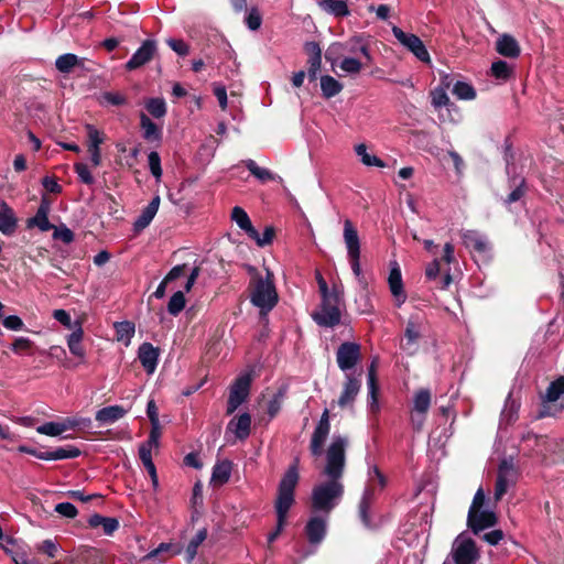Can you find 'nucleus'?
<instances>
[{"label":"nucleus","instance_id":"nucleus-61","mask_svg":"<svg viewBox=\"0 0 564 564\" xmlns=\"http://www.w3.org/2000/svg\"><path fill=\"white\" fill-rule=\"evenodd\" d=\"M273 236H274V230L272 227H265L264 231L262 235H260L258 231H257V237L256 238H252L258 246L260 247H264L269 243H271L272 239H273Z\"/></svg>","mask_w":564,"mask_h":564},{"label":"nucleus","instance_id":"nucleus-45","mask_svg":"<svg viewBox=\"0 0 564 564\" xmlns=\"http://www.w3.org/2000/svg\"><path fill=\"white\" fill-rule=\"evenodd\" d=\"M335 66H338L344 73L348 75H357L362 69L361 62L355 57H344L339 62L336 59Z\"/></svg>","mask_w":564,"mask_h":564},{"label":"nucleus","instance_id":"nucleus-4","mask_svg":"<svg viewBox=\"0 0 564 564\" xmlns=\"http://www.w3.org/2000/svg\"><path fill=\"white\" fill-rule=\"evenodd\" d=\"M299 481V471L295 465L289 467L284 476L282 477L279 488L278 496L275 499L274 508L276 518H280V522L286 521L289 510L294 503V490Z\"/></svg>","mask_w":564,"mask_h":564},{"label":"nucleus","instance_id":"nucleus-18","mask_svg":"<svg viewBox=\"0 0 564 564\" xmlns=\"http://www.w3.org/2000/svg\"><path fill=\"white\" fill-rule=\"evenodd\" d=\"M156 52V43L153 40H147L135 51L132 57L127 62L126 68L128 70L137 69L152 59Z\"/></svg>","mask_w":564,"mask_h":564},{"label":"nucleus","instance_id":"nucleus-34","mask_svg":"<svg viewBox=\"0 0 564 564\" xmlns=\"http://www.w3.org/2000/svg\"><path fill=\"white\" fill-rule=\"evenodd\" d=\"M80 455V451L72 445L66 447H58L54 451H47V454L42 455L43 460H61L68 458H76Z\"/></svg>","mask_w":564,"mask_h":564},{"label":"nucleus","instance_id":"nucleus-12","mask_svg":"<svg viewBox=\"0 0 564 564\" xmlns=\"http://www.w3.org/2000/svg\"><path fill=\"white\" fill-rule=\"evenodd\" d=\"M517 471L512 459H502L499 468L495 488V499L500 500L507 490L516 482Z\"/></svg>","mask_w":564,"mask_h":564},{"label":"nucleus","instance_id":"nucleus-28","mask_svg":"<svg viewBox=\"0 0 564 564\" xmlns=\"http://www.w3.org/2000/svg\"><path fill=\"white\" fill-rule=\"evenodd\" d=\"M140 127L144 140L155 143L161 142L162 130L143 112L140 113Z\"/></svg>","mask_w":564,"mask_h":564},{"label":"nucleus","instance_id":"nucleus-11","mask_svg":"<svg viewBox=\"0 0 564 564\" xmlns=\"http://www.w3.org/2000/svg\"><path fill=\"white\" fill-rule=\"evenodd\" d=\"M251 384L250 375H241L236 379L234 384L230 388L228 404H227V413H234L239 405H241L249 395Z\"/></svg>","mask_w":564,"mask_h":564},{"label":"nucleus","instance_id":"nucleus-59","mask_svg":"<svg viewBox=\"0 0 564 564\" xmlns=\"http://www.w3.org/2000/svg\"><path fill=\"white\" fill-rule=\"evenodd\" d=\"M167 45L178 55L185 56L189 52L188 45L183 40L169 39Z\"/></svg>","mask_w":564,"mask_h":564},{"label":"nucleus","instance_id":"nucleus-19","mask_svg":"<svg viewBox=\"0 0 564 564\" xmlns=\"http://www.w3.org/2000/svg\"><path fill=\"white\" fill-rule=\"evenodd\" d=\"M468 527L475 532L490 528L496 523V516L491 511L478 509L477 511H468Z\"/></svg>","mask_w":564,"mask_h":564},{"label":"nucleus","instance_id":"nucleus-42","mask_svg":"<svg viewBox=\"0 0 564 564\" xmlns=\"http://www.w3.org/2000/svg\"><path fill=\"white\" fill-rule=\"evenodd\" d=\"M356 154L360 158V161L366 166H377V167H383L384 163L381 159H379L376 155H372L368 153L367 147L364 143L357 144L355 147Z\"/></svg>","mask_w":564,"mask_h":564},{"label":"nucleus","instance_id":"nucleus-9","mask_svg":"<svg viewBox=\"0 0 564 564\" xmlns=\"http://www.w3.org/2000/svg\"><path fill=\"white\" fill-rule=\"evenodd\" d=\"M455 564H475L479 554L473 539L465 534H459L452 547Z\"/></svg>","mask_w":564,"mask_h":564},{"label":"nucleus","instance_id":"nucleus-56","mask_svg":"<svg viewBox=\"0 0 564 564\" xmlns=\"http://www.w3.org/2000/svg\"><path fill=\"white\" fill-rule=\"evenodd\" d=\"M75 172L77 173L79 180L87 184V185H90L94 183V176L91 175L88 166L84 163H77L75 165Z\"/></svg>","mask_w":564,"mask_h":564},{"label":"nucleus","instance_id":"nucleus-63","mask_svg":"<svg viewBox=\"0 0 564 564\" xmlns=\"http://www.w3.org/2000/svg\"><path fill=\"white\" fill-rule=\"evenodd\" d=\"M147 414L151 425L160 424L159 410L154 400H150L147 405Z\"/></svg>","mask_w":564,"mask_h":564},{"label":"nucleus","instance_id":"nucleus-39","mask_svg":"<svg viewBox=\"0 0 564 564\" xmlns=\"http://www.w3.org/2000/svg\"><path fill=\"white\" fill-rule=\"evenodd\" d=\"M82 339H83V329L80 326H78L67 338V345L69 351L79 358H84L85 350L82 346Z\"/></svg>","mask_w":564,"mask_h":564},{"label":"nucleus","instance_id":"nucleus-23","mask_svg":"<svg viewBox=\"0 0 564 564\" xmlns=\"http://www.w3.org/2000/svg\"><path fill=\"white\" fill-rule=\"evenodd\" d=\"M496 51L509 58L518 57L521 52L518 41L510 34H502L497 39Z\"/></svg>","mask_w":564,"mask_h":564},{"label":"nucleus","instance_id":"nucleus-41","mask_svg":"<svg viewBox=\"0 0 564 564\" xmlns=\"http://www.w3.org/2000/svg\"><path fill=\"white\" fill-rule=\"evenodd\" d=\"M490 74L496 79L506 82L512 76L513 69L507 62L499 59L491 64Z\"/></svg>","mask_w":564,"mask_h":564},{"label":"nucleus","instance_id":"nucleus-64","mask_svg":"<svg viewBox=\"0 0 564 564\" xmlns=\"http://www.w3.org/2000/svg\"><path fill=\"white\" fill-rule=\"evenodd\" d=\"M42 185L50 193H61L62 186L57 183L54 177L45 176L42 181Z\"/></svg>","mask_w":564,"mask_h":564},{"label":"nucleus","instance_id":"nucleus-48","mask_svg":"<svg viewBox=\"0 0 564 564\" xmlns=\"http://www.w3.org/2000/svg\"><path fill=\"white\" fill-rule=\"evenodd\" d=\"M207 531L205 529L199 530L195 536L189 541L186 547V556L189 561H192L196 554L199 545L206 540Z\"/></svg>","mask_w":564,"mask_h":564},{"label":"nucleus","instance_id":"nucleus-14","mask_svg":"<svg viewBox=\"0 0 564 564\" xmlns=\"http://www.w3.org/2000/svg\"><path fill=\"white\" fill-rule=\"evenodd\" d=\"M361 388V372L358 375L346 373L343 383V391L338 398L337 404L344 409L351 406Z\"/></svg>","mask_w":564,"mask_h":564},{"label":"nucleus","instance_id":"nucleus-20","mask_svg":"<svg viewBox=\"0 0 564 564\" xmlns=\"http://www.w3.org/2000/svg\"><path fill=\"white\" fill-rule=\"evenodd\" d=\"M86 131L88 135L90 161L94 166H99L101 164L100 144L104 142L102 133L91 124L86 126Z\"/></svg>","mask_w":564,"mask_h":564},{"label":"nucleus","instance_id":"nucleus-50","mask_svg":"<svg viewBox=\"0 0 564 564\" xmlns=\"http://www.w3.org/2000/svg\"><path fill=\"white\" fill-rule=\"evenodd\" d=\"M100 104L101 105H112V106H123L127 104V98L124 95L118 91H104L100 95Z\"/></svg>","mask_w":564,"mask_h":564},{"label":"nucleus","instance_id":"nucleus-47","mask_svg":"<svg viewBox=\"0 0 564 564\" xmlns=\"http://www.w3.org/2000/svg\"><path fill=\"white\" fill-rule=\"evenodd\" d=\"M564 394V377L552 381L546 389L545 399L550 402L557 401Z\"/></svg>","mask_w":564,"mask_h":564},{"label":"nucleus","instance_id":"nucleus-33","mask_svg":"<svg viewBox=\"0 0 564 564\" xmlns=\"http://www.w3.org/2000/svg\"><path fill=\"white\" fill-rule=\"evenodd\" d=\"M88 523L91 528L101 527L107 535H111L119 528V522L116 518H107L97 513L89 518Z\"/></svg>","mask_w":564,"mask_h":564},{"label":"nucleus","instance_id":"nucleus-36","mask_svg":"<svg viewBox=\"0 0 564 564\" xmlns=\"http://www.w3.org/2000/svg\"><path fill=\"white\" fill-rule=\"evenodd\" d=\"M231 463L229 460H223L217 463L213 468L212 481L218 485L226 484L231 475Z\"/></svg>","mask_w":564,"mask_h":564},{"label":"nucleus","instance_id":"nucleus-3","mask_svg":"<svg viewBox=\"0 0 564 564\" xmlns=\"http://www.w3.org/2000/svg\"><path fill=\"white\" fill-rule=\"evenodd\" d=\"M386 486V478L380 473L377 466H369L368 468V478L367 485L362 492L359 506L358 513L361 522L366 527H370L371 518H370V508L376 500L377 494L383 489Z\"/></svg>","mask_w":564,"mask_h":564},{"label":"nucleus","instance_id":"nucleus-53","mask_svg":"<svg viewBox=\"0 0 564 564\" xmlns=\"http://www.w3.org/2000/svg\"><path fill=\"white\" fill-rule=\"evenodd\" d=\"M262 18L257 8H251L246 17V24L251 31L260 29Z\"/></svg>","mask_w":564,"mask_h":564},{"label":"nucleus","instance_id":"nucleus-51","mask_svg":"<svg viewBox=\"0 0 564 564\" xmlns=\"http://www.w3.org/2000/svg\"><path fill=\"white\" fill-rule=\"evenodd\" d=\"M149 169L156 181L162 177L161 158L158 152L152 151L148 155Z\"/></svg>","mask_w":564,"mask_h":564},{"label":"nucleus","instance_id":"nucleus-2","mask_svg":"<svg viewBox=\"0 0 564 564\" xmlns=\"http://www.w3.org/2000/svg\"><path fill=\"white\" fill-rule=\"evenodd\" d=\"M278 292L273 282V274L267 271L265 276L256 275L250 283V301L260 310L262 315L268 314L278 303Z\"/></svg>","mask_w":564,"mask_h":564},{"label":"nucleus","instance_id":"nucleus-60","mask_svg":"<svg viewBox=\"0 0 564 564\" xmlns=\"http://www.w3.org/2000/svg\"><path fill=\"white\" fill-rule=\"evenodd\" d=\"M160 437H161V425L160 424L151 425L149 438L143 444L149 445L154 448H158L160 445Z\"/></svg>","mask_w":564,"mask_h":564},{"label":"nucleus","instance_id":"nucleus-27","mask_svg":"<svg viewBox=\"0 0 564 564\" xmlns=\"http://www.w3.org/2000/svg\"><path fill=\"white\" fill-rule=\"evenodd\" d=\"M127 410L121 405H110L100 409L96 413V421L102 425L112 424L127 414Z\"/></svg>","mask_w":564,"mask_h":564},{"label":"nucleus","instance_id":"nucleus-58","mask_svg":"<svg viewBox=\"0 0 564 564\" xmlns=\"http://www.w3.org/2000/svg\"><path fill=\"white\" fill-rule=\"evenodd\" d=\"M32 348V341L26 337H18L12 344V350L15 354L29 352Z\"/></svg>","mask_w":564,"mask_h":564},{"label":"nucleus","instance_id":"nucleus-7","mask_svg":"<svg viewBox=\"0 0 564 564\" xmlns=\"http://www.w3.org/2000/svg\"><path fill=\"white\" fill-rule=\"evenodd\" d=\"M339 295L333 294L330 297L322 299L321 308L312 317L324 327H334L340 322Z\"/></svg>","mask_w":564,"mask_h":564},{"label":"nucleus","instance_id":"nucleus-8","mask_svg":"<svg viewBox=\"0 0 564 564\" xmlns=\"http://www.w3.org/2000/svg\"><path fill=\"white\" fill-rule=\"evenodd\" d=\"M394 37L411 52L420 62L431 64V56L423 41L413 33H405L399 26H392Z\"/></svg>","mask_w":564,"mask_h":564},{"label":"nucleus","instance_id":"nucleus-15","mask_svg":"<svg viewBox=\"0 0 564 564\" xmlns=\"http://www.w3.org/2000/svg\"><path fill=\"white\" fill-rule=\"evenodd\" d=\"M329 412L327 409H325L311 438L310 449L313 456L322 455L323 446L329 434Z\"/></svg>","mask_w":564,"mask_h":564},{"label":"nucleus","instance_id":"nucleus-44","mask_svg":"<svg viewBox=\"0 0 564 564\" xmlns=\"http://www.w3.org/2000/svg\"><path fill=\"white\" fill-rule=\"evenodd\" d=\"M431 405V392L427 389H421L414 394L413 411L426 413Z\"/></svg>","mask_w":564,"mask_h":564},{"label":"nucleus","instance_id":"nucleus-57","mask_svg":"<svg viewBox=\"0 0 564 564\" xmlns=\"http://www.w3.org/2000/svg\"><path fill=\"white\" fill-rule=\"evenodd\" d=\"M55 511L66 518H75L77 516V509L70 502L57 503L55 506Z\"/></svg>","mask_w":564,"mask_h":564},{"label":"nucleus","instance_id":"nucleus-17","mask_svg":"<svg viewBox=\"0 0 564 564\" xmlns=\"http://www.w3.org/2000/svg\"><path fill=\"white\" fill-rule=\"evenodd\" d=\"M388 284L395 305L400 307L406 301L408 296L404 291L400 267L395 261L391 262Z\"/></svg>","mask_w":564,"mask_h":564},{"label":"nucleus","instance_id":"nucleus-26","mask_svg":"<svg viewBox=\"0 0 564 564\" xmlns=\"http://www.w3.org/2000/svg\"><path fill=\"white\" fill-rule=\"evenodd\" d=\"M317 4L324 12L335 18H344L350 14L346 0H318Z\"/></svg>","mask_w":564,"mask_h":564},{"label":"nucleus","instance_id":"nucleus-25","mask_svg":"<svg viewBox=\"0 0 564 564\" xmlns=\"http://www.w3.org/2000/svg\"><path fill=\"white\" fill-rule=\"evenodd\" d=\"M462 239L467 248L484 253L489 250V241L486 236L476 230H464Z\"/></svg>","mask_w":564,"mask_h":564},{"label":"nucleus","instance_id":"nucleus-22","mask_svg":"<svg viewBox=\"0 0 564 564\" xmlns=\"http://www.w3.org/2000/svg\"><path fill=\"white\" fill-rule=\"evenodd\" d=\"M17 227L18 218L13 209L6 202H0V231L4 236H12Z\"/></svg>","mask_w":564,"mask_h":564},{"label":"nucleus","instance_id":"nucleus-29","mask_svg":"<svg viewBox=\"0 0 564 564\" xmlns=\"http://www.w3.org/2000/svg\"><path fill=\"white\" fill-rule=\"evenodd\" d=\"M251 416L248 413H242L236 419L231 420L228 424V430L235 433L239 440H246L250 434Z\"/></svg>","mask_w":564,"mask_h":564},{"label":"nucleus","instance_id":"nucleus-52","mask_svg":"<svg viewBox=\"0 0 564 564\" xmlns=\"http://www.w3.org/2000/svg\"><path fill=\"white\" fill-rule=\"evenodd\" d=\"M36 432L48 436H58L63 434V426L58 422H46L36 427Z\"/></svg>","mask_w":564,"mask_h":564},{"label":"nucleus","instance_id":"nucleus-24","mask_svg":"<svg viewBox=\"0 0 564 564\" xmlns=\"http://www.w3.org/2000/svg\"><path fill=\"white\" fill-rule=\"evenodd\" d=\"M160 202V196L156 195L152 198L148 206L142 209L140 216L135 219L133 224V228L135 231H141L151 224V221L153 220L154 216L159 210Z\"/></svg>","mask_w":564,"mask_h":564},{"label":"nucleus","instance_id":"nucleus-6","mask_svg":"<svg viewBox=\"0 0 564 564\" xmlns=\"http://www.w3.org/2000/svg\"><path fill=\"white\" fill-rule=\"evenodd\" d=\"M344 53H360L366 57L367 61L371 59L368 46L362 43V40L359 36L350 37L346 42H335L330 44L326 51L325 57L328 62H330L332 66L335 67L336 59H339Z\"/></svg>","mask_w":564,"mask_h":564},{"label":"nucleus","instance_id":"nucleus-49","mask_svg":"<svg viewBox=\"0 0 564 564\" xmlns=\"http://www.w3.org/2000/svg\"><path fill=\"white\" fill-rule=\"evenodd\" d=\"M185 296L182 291L175 292L169 301L167 311L171 315H178L185 307Z\"/></svg>","mask_w":564,"mask_h":564},{"label":"nucleus","instance_id":"nucleus-38","mask_svg":"<svg viewBox=\"0 0 564 564\" xmlns=\"http://www.w3.org/2000/svg\"><path fill=\"white\" fill-rule=\"evenodd\" d=\"M321 89L326 98H332L339 94L343 89V85L329 75L321 77Z\"/></svg>","mask_w":564,"mask_h":564},{"label":"nucleus","instance_id":"nucleus-16","mask_svg":"<svg viewBox=\"0 0 564 564\" xmlns=\"http://www.w3.org/2000/svg\"><path fill=\"white\" fill-rule=\"evenodd\" d=\"M328 516H312L306 525L305 534L311 545L318 546L326 536Z\"/></svg>","mask_w":564,"mask_h":564},{"label":"nucleus","instance_id":"nucleus-35","mask_svg":"<svg viewBox=\"0 0 564 564\" xmlns=\"http://www.w3.org/2000/svg\"><path fill=\"white\" fill-rule=\"evenodd\" d=\"M443 87H436L431 93L432 98V106L435 109H440L442 107H445L449 102V98L446 93V88L449 87L448 76H445L442 80Z\"/></svg>","mask_w":564,"mask_h":564},{"label":"nucleus","instance_id":"nucleus-62","mask_svg":"<svg viewBox=\"0 0 564 564\" xmlns=\"http://www.w3.org/2000/svg\"><path fill=\"white\" fill-rule=\"evenodd\" d=\"M3 326L11 330H20L23 327V322L19 316L10 315L3 319Z\"/></svg>","mask_w":564,"mask_h":564},{"label":"nucleus","instance_id":"nucleus-40","mask_svg":"<svg viewBox=\"0 0 564 564\" xmlns=\"http://www.w3.org/2000/svg\"><path fill=\"white\" fill-rule=\"evenodd\" d=\"M249 172L261 182L274 181L276 176L268 169L260 167L253 160L249 159L245 162Z\"/></svg>","mask_w":564,"mask_h":564},{"label":"nucleus","instance_id":"nucleus-46","mask_svg":"<svg viewBox=\"0 0 564 564\" xmlns=\"http://www.w3.org/2000/svg\"><path fill=\"white\" fill-rule=\"evenodd\" d=\"M145 108L154 118H163L167 111L163 98H149L145 101Z\"/></svg>","mask_w":564,"mask_h":564},{"label":"nucleus","instance_id":"nucleus-30","mask_svg":"<svg viewBox=\"0 0 564 564\" xmlns=\"http://www.w3.org/2000/svg\"><path fill=\"white\" fill-rule=\"evenodd\" d=\"M367 386H368V406L371 412H377L379 410V403L377 399L378 393V384L376 378V362L372 361L367 376Z\"/></svg>","mask_w":564,"mask_h":564},{"label":"nucleus","instance_id":"nucleus-21","mask_svg":"<svg viewBox=\"0 0 564 564\" xmlns=\"http://www.w3.org/2000/svg\"><path fill=\"white\" fill-rule=\"evenodd\" d=\"M159 356L160 354L158 348L153 347L150 343H143L139 347L138 357L142 367L149 375H152L155 371Z\"/></svg>","mask_w":564,"mask_h":564},{"label":"nucleus","instance_id":"nucleus-54","mask_svg":"<svg viewBox=\"0 0 564 564\" xmlns=\"http://www.w3.org/2000/svg\"><path fill=\"white\" fill-rule=\"evenodd\" d=\"M283 397H284L283 392L279 391L269 401L267 411H268V414H269L270 419H273L279 413V411L281 410Z\"/></svg>","mask_w":564,"mask_h":564},{"label":"nucleus","instance_id":"nucleus-1","mask_svg":"<svg viewBox=\"0 0 564 564\" xmlns=\"http://www.w3.org/2000/svg\"><path fill=\"white\" fill-rule=\"evenodd\" d=\"M347 445V437L334 435L325 452V465L321 470L322 479L313 487L311 495V507L314 512L329 516L343 499Z\"/></svg>","mask_w":564,"mask_h":564},{"label":"nucleus","instance_id":"nucleus-43","mask_svg":"<svg viewBox=\"0 0 564 564\" xmlns=\"http://www.w3.org/2000/svg\"><path fill=\"white\" fill-rule=\"evenodd\" d=\"M452 93L460 100H473L476 98L475 88L466 82H456L453 86Z\"/></svg>","mask_w":564,"mask_h":564},{"label":"nucleus","instance_id":"nucleus-5","mask_svg":"<svg viewBox=\"0 0 564 564\" xmlns=\"http://www.w3.org/2000/svg\"><path fill=\"white\" fill-rule=\"evenodd\" d=\"M343 238L347 249V258L352 270V273L355 278L358 280V282L360 284H364L365 278L360 267V239L357 229L349 219H346L344 221Z\"/></svg>","mask_w":564,"mask_h":564},{"label":"nucleus","instance_id":"nucleus-55","mask_svg":"<svg viewBox=\"0 0 564 564\" xmlns=\"http://www.w3.org/2000/svg\"><path fill=\"white\" fill-rule=\"evenodd\" d=\"M512 184L516 186L514 189L508 195L507 199H506V203L507 204H512L517 200H519L523 194H524V191H523V185H524V180H518L517 178H513L512 180Z\"/></svg>","mask_w":564,"mask_h":564},{"label":"nucleus","instance_id":"nucleus-13","mask_svg":"<svg viewBox=\"0 0 564 564\" xmlns=\"http://www.w3.org/2000/svg\"><path fill=\"white\" fill-rule=\"evenodd\" d=\"M423 329V319L419 315H412L406 323L404 330V341L401 345V348L408 355H414L416 352L417 341L421 338Z\"/></svg>","mask_w":564,"mask_h":564},{"label":"nucleus","instance_id":"nucleus-10","mask_svg":"<svg viewBox=\"0 0 564 564\" xmlns=\"http://www.w3.org/2000/svg\"><path fill=\"white\" fill-rule=\"evenodd\" d=\"M361 347L357 343L345 341L336 352V361L341 371L350 373L349 371L360 361Z\"/></svg>","mask_w":564,"mask_h":564},{"label":"nucleus","instance_id":"nucleus-31","mask_svg":"<svg viewBox=\"0 0 564 564\" xmlns=\"http://www.w3.org/2000/svg\"><path fill=\"white\" fill-rule=\"evenodd\" d=\"M231 219L243 230L250 238L257 237V230L252 226L248 214L239 206H236L231 210Z\"/></svg>","mask_w":564,"mask_h":564},{"label":"nucleus","instance_id":"nucleus-32","mask_svg":"<svg viewBox=\"0 0 564 564\" xmlns=\"http://www.w3.org/2000/svg\"><path fill=\"white\" fill-rule=\"evenodd\" d=\"M83 66L84 58H80L72 53L59 55L55 61L56 69L63 74H68L73 68Z\"/></svg>","mask_w":564,"mask_h":564},{"label":"nucleus","instance_id":"nucleus-37","mask_svg":"<svg viewBox=\"0 0 564 564\" xmlns=\"http://www.w3.org/2000/svg\"><path fill=\"white\" fill-rule=\"evenodd\" d=\"M115 329L117 340L128 346L134 336V324L131 322H119L115 324Z\"/></svg>","mask_w":564,"mask_h":564}]
</instances>
